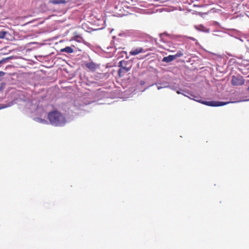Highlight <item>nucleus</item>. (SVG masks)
<instances>
[{
    "label": "nucleus",
    "instance_id": "obj_1",
    "mask_svg": "<svg viewBox=\"0 0 249 249\" xmlns=\"http://www.w3.org/2000/svg\"><path fill=\"white\" fill-rule=\"evenodd\" d=\"M48 119L50 124L54 126H63L67 122L65 116L57 110H53L49 112Z\"/></svg>",
    "mask_w": 249,
    "mask_h": 249
},
{
    "label": "nucleus",
    "instance_id": "obj_2",
    "mask_svg": "<svg viewBox=\"0 0 249 249\" xmlns=\"http://www.w3.org/2000/svg\"><path fill=\"white\" fill-rule=\"evenodd\" d=\"M193 100L209 107H221L226 105L230 103V102L219 101H203L201 96L196 94L194 95V96H193Z\"/></svg>",
    "mask_w": 249,
    "mask_h": 249
},
{
    "label": "nucleus",
    "instance_id": "obj_3",
    "mask_svg": "<svg viewBox=\"0 0 249 249\" xmlns=\"http://www.w3.org/2000/svg\"><path fill=\"white\" fill-rule=\"evenodd\" d=\"M132 62L130 60H121L118 63L119 69L118 71V73L120 77L124 76L130 70L132 66Z\"/></svg>",
    "mask_w": 249,
    "mask_h": 249
},
{
    "label": "nucleus",
    "instance_id": "obj_4",
    "mask_svg": "<svg viewBox=\"0 0 249 249\" xmlns=\"http://www.w3.org/2000/svg\"><path fill=\"white\" fill-rule=\"evenodd\" d=\"M27 111L29 113H36L37 115H42L43 113L40 111L42 110L41 107L36 103H34L33 101H28L25 107Z\"/></svg>",
    "mask_w": 249,
    "mask_h": 249
},
{
    "label": "nucleus",
    "instance_id": "obj_5",
    "mask_svg": "<svg viewBox=\"0 0 249 249\" xmlns=\"http://www.w3.org/2000/svg\"><path fill=\"white\" fill-rule=\"evenodd\" d=\"M245 80L243 77L241 75L237 76L233 75L231 77V85L234 86L243 85L244 84Z\"/></svg>",
    "mask_w": 249,
    "mask_h": 249
},
{
    "label": "nucleus",
    "instance_id": "obj_6",
    "mask_svg": "<svg viewBox=\"0 0 249 249\" xmlns=\"http://www.w3.org/2000/svg\"><path fill=\"white\" fill-rule=\"evenodd\" d=\"M86 67L91 71H95L98 68V65L92 61L85 64Z\"/></svg>",
    "mask_w": 249,
    "mask_h": 249
},
{
    "label": "nucleus",
    "instance_id": "obj_7",
    "mask_svg": "<svg viewBox=\"0 0 249 249\" xmlns=\"http://www.w3.org/2000/svg\"><path fill=\"white\" fill-rule=\"evenodd\" d=\"M195 28L196 30L198 31L202 32L204 33H209L210 29L206 28L203 25L199 24L195 25Z\"/></svg>",
    "mask_w": 249,
    "mask_h": 249
},
{
    "label": "nucleus",
    "instance_id": "obj_8",
    "mask_svg": "<svg viewBox=\"0 0 249 249\" xmlns=\"http://www.w3.org/2000/svg\"><path fill=\"white\" fill-rule=\"evenodd\" d=\"M144 52V50L142 47L133 49L129 53L130 55H136L140 53Z\"/></svg>",
    "mask_w": 249,
    "mask_h": 249
},
{
    "label": "nucleus",
    "instance_id": "obj_9",
    "mask_svg": "<svg viewBox=\"0 0 249 249\" xmlns=\"http://www.w3.org/2000/svg\"><path fill=\"white\" fill-rule=\"evenodd\" d=\"M10 36V33L4 30H1L0 31V39H6L9 40V36Z\"/></svg>",
    "mask_w": 249,
    "mask_h": 249
},
{
    "label": "nucleus",
    "instance_id": "obj_10",
    "mask_svg": "<svg viewBox=\"0 0 249 249\" xmlns=\"http://www.w3.org/2000/svg\"><path fill=\"white\" fill-rule=\"evenodd\" d=\"M160 85L161 86V87L163 88H168V87H169V83L168 82H167V81H161V80H159L157 82L154 83V84H153L152 85H151V86H153V85Z\"/></svg>",
    "mask_w": 249,
    "mask_h": 249
},
{
    "label": "nucleus",
    "instance_id": "obj_11",
    "mask_svg": "<svg viewBox=\"0 0 249 249\" xmlns=\"http://www.w3.org/2000/svg\"><path fill=\"white\" fill-rule=\"evenodd\" d=\"M229 35L231 36H233L235 38L237 39L238 38L239 36H240V32L239 31L236 30L235 29H232L230 31Z\"/></svg>",
    "mask_w": 249,
    "mask_h": 249
},
{
    "label": "nucleus",
    "instance_id": "obj_12",
    "mask_svg": "<svg viewBox=\"0 0 249 249\" xmlns=\"http://www.w3.org/2000/svg\"><path fill=\"white\" fill-rule=\"evenodd\" d=\"M175 59V57L173 55H169L167 56L164 57L162 59V61L163 62L168 63L173 61Z\"/></svg>",
    "mask_w": 249,
    "mask_h": 249
},
{
    "label": "nucleus",
    "instance_id": "obj_13",
    "mask_svg": "<svg viewBox=\"0 0 249 249\" xmlns=\"http://www.w3.org/2000/svg\"><path fill=\"white\" fill-rule=\"evenodd\" d=\"M60 52H65L67 53H71L73 52V49L71 46H66V47L61 49Z\"/></svg>",
    "mask_w": 249,
    "mask_h": 249
},
{
    "label": "nucleus",
    "instance_id": "obj_14",
    "mask_svg": "<svg viewBox=\"0 0 249 249\" xmlns=\"http://www.w3.org/2000/svg\"><path fill=\"white\" fill-rule=\"evenodd\" d=\"M67 1L65 0H51L50 3L53 4H65Z\"/></svg>",
    "mask_w": 249,
    "mask_h": 249
},
{
    "label": "nucleus",
    "instance_id": "obj_15",
    "mask_svg": "<svg viewBox=\"0 0 249 249\" xmlns=\"http://www.w3.org/2000/svg\"><path fill=\"white\" fill-rule=\"evenodd\" d=\"M187 89H177V90L176 91V92L178 94H182L183 95L186 96V93Z\"/></svg>",
    "mask_w": 249,
    "mask_h": 249
},
{
    "label": "nucleus",
    "instance_id": "obj_16",
    "mask_svg": "<svg viewBox=\"0 0 249 249\" xmlns=\"http://www.w3.org/2000/svg\"><path fill=\"white\" fill-rule=\"evenodd\" d=\"M113 43V44H114V47H107V50H109L110 48L112 49V48H114L115 51H116L118 49H122V48L121 47L118 46L117 44L115 43L114 41L112 40L111 41V43Z\"/></svg>",
    "mask_w": 249,
    "mask_h": 249
},
{
    "label": "nucleus",
    "instance_id": "obj_17",
    "mask_svg": "<svg viewBox=\"0 0 249 249\" xmlns=\"http://www.w3.org/2000/svg\"><path fill=\"white\" fill-rule=\"evenodd\" d=\"M183 53L182 51H178L175 54L173 55L175 57V59H177L178 57L183 56Z\"/></svg>",
    "mask_w": 249,
    "mask_h": 249
},
{
    "label": "nucleus",
    "instance_id": "obj_18",
    "mask_svg": "<svg viewBox=\"0 0 249 249\" xmlns=\"http://www.w3.org/2000/svg\"><path fill=\"white\" fill-rule=\"evenodd\" d=\"M187 93H186V96H185L188 97L190 99L193 100V96H194L195 94L192 93L188 89H187Z\"/></svg>",
    "mask_w": 249,
    "mask_h": 249
},
{
    "label": "nucleus",
    "instance_id": "obj_19",
    "mask_svg": "<svg viewBox=\"0 0 249 249\" xmlns=\"http://www.w3.org/2000/svg\"><path fill=\"white\" fill-rule=\"evenodd\" d=\"M35 120L39 123H41V124H47V121L45 120V119H41V118H36L35 119Z\"/></svg>",
    "mask_w": 249,
    "mask_h": 249
},
{
    "label": "nucleus",
    "instance_id": "obj_20",
    "mask_svg": "<svg viewBox=\"0 0 249 249\" xmlns=\"http://www.w3.org/2000/svg\"><path fill=\"white\" fill-rule=\"evenodd\" d=\"M168 88L176 91L178 87L174 85H169Z\"/></svg>",
    "mask_w": 249,
    "mask_h": 249
},
{
    "label": "nucleus",
    "instance_id": "obj_21",
    "mask_svg": "<svg viewBox=\"0 0 249 249\" xmlns=\"http://www.w3.org/2000/svg\"><path fill=\"white\" fill-rule=\"evenodd\" d=\"M14 58V56H11L7 57L5 58H3L2 59L4 60V62L5 63V62H7L8 60L13 59Z\"/></svg>",
    "mask_w": 249,
    "mask_h": 249
},
{
    "label": "nucleus",
    "instance_id": "obj_22",
    "mask_svg": "<svg viewBox=\"0 0 249 249\" xmlns=\"http://www.w3.org/2000/svg\"><path fill=\"white\" fill-rule=\"evenodd\" d=\"M6 85L5 83L2 82L0 84V90H2L4 88Z\"/></svg>",
    "mask_w": 249,
    "mask_h": 249
},
{
    "label": "nucleus",
    "instance_id": "obj_23",
    "mask_svg": "<svg viewBox=\"0 0 249 249\" xmlns=\"http://www.w3.org/2000/svg\"><path fill=\"white\" fill-rule=\"evenodd\" d=\"M5 74H7V73H5V72H3V71H0V78L1 76H3V75H5ZM7 75H11V74H10L8 73V74H7ZM0 80H1V79L0 78Z\"/></svg>",
    "mask_w": 249,
    "mask_h": 249
},
{
    "label": "nucleus",
    "instance_id": "obj_24",
    "mask_svg": "<svg viewBox=\"0 0 249 249\" xmlns=\"http://www.w3.org/2000/svg\"><path fill=\"white\" fill-rule=\"evenodd\" d=\"M244 37L247 39V41L249 42V35H246L244 36Z\"/></svg>",
    "mask_w": 249,
    "mask_h": 249
},
{
    "label": "nucleus",
    "instance_id": "obj_25",
    "mask_svg": "<svg viewBox=\"0 0 249 249\" xmlns=\"http://www.w3.org/2000/svg\"><path fill=\"white\" fill-rule=\"evenodd\" d=\"M157 87V89H158L160 90V89H163V88L161 87V85H156Z\"/></svg>",
    "mask_w": 249,
    "mask_h": 249
},
{
    "label": "nucleus",
    "instance_id": "obj_26",
    "mask_svg": "<svg viewBox=\"0 0 249 249\" xmlns=\"http://www.w3.org/2000/svg\"><path fill=\"white\" fill-rule=\"evenodd\" d=\"M144 84H145V81H143V80H141V81H140V85H141L142 86V85H143Z\"/></svg>",
    "mask_w": 249,
    "mask_h": 249
},
{
    "label": "nucleus",
    "instance_id": "obj_27",
    "mask_svg": "<svg viewBox=\"0 0 249 249\" xmlns=\"http://www.w3.org/2000/svg\"><path fill=\"white\" fill-rule=\"evenodd\" d=\"M5 62H4V60L3 59H1V60H0V65L1 64H3V63H4Z\"/></svg>",
    "mask_w": 249,
    "mask_h": 249
},
{
    "label": "nucleus",
    "instance_id": "obj_28",
    "mask_svg": "<svg viewBox=\"0 0 249 249\" xmlns=\"http://www.w3.org/2000/svg\"><path fill=\"white\" fill-rule=\"evenodd\" d=\"M237 39H239L241 42H244V40L242 39L241 38H240V36H239L238 38H237Z\"/></svg>",
    "mask_w": 249,
    "mask_h": 249
},
{
    "label": "nucleus",
    "instance_id": "obj_29",
    "mask_svg": "<svg viewBox=\"0 0 249 249\" xmlns=\"http://www.w3.org/2000/svg\"><path fill=\"white\" fill-rule=\"evenodd\" d=\"M123 34H124V33H120V34H119V36H123Z\"/></svg>",
    "mask_w": 249,
    "mask_h": 249
},
{
    "label": "nucleus",
    "instance_id": "obj_30",
    "mask_svg": "<svg viewBox=\"0 0 249 249\" xmlns=\"http://www.w3.org/2000/svg\"><path fill=\"white\" fill-rule=\"evenodd\" d=\"M160 39H161V40H162V37H161L162 34H160Z\"/></svg>",
    "mask_w": 249,
    "mask_h": 249
},
{
    "label": "nucleus",
    "instance_id": "obj_31",
    "mask_svg": "<svg viewBox=\"0 0 249 249\" xmlns=\"http://www.w3.org/2000/svg\"><path fill=\"white\" fill-rule=\"evenodd\" d=\"M116 37L115 36H113L112 37V39H113V40H114V39H116Z\"/></svg>",
    "mask_w": 249,
    "mask_h": 249
},
{
    "label": "nucleus",
    "instance_id": "obj_32",
    "mask_svg": "<svg viewBox=\"0 0 249 249\" xmlns=\"http://www.w3.org/2000/svg\"><path fill=\"white\" fill-rule=\"evenodd\" d=\"M247 90L249 92V87H248V88H247ZM247 101H249V99L247 100Z\"/></svg>",
    "mask_w": 249,
    "mask_h": 249
},
{
    "label": "nucleus",
    "instance_id": "obj_33",
    "mask_svg": "<svg viewBox=\"0 0 249 249\" xmlns=\"http://www.w3.org/2000/svg\"><path fill=\"white\" fill-rule=\"evenodd\" d=\"M190 39L193 40H195V39L194 37H190Z\"/></svg>",
    "mask_w": 249,
    "mask_h": 249
},
{
    "label": "nucleus",
    "instance_id": "obj_34",
    "mask_svg": "<svg viewBox=\"0 0 249 249\" xmlns=\"http://www.w3.org/2000/svg\"><path fill=\"white\" fill-rule=\"evenodd\" d=\"M12 67V66L10 65V66H8V67H7L6 68H7L8 67Z\"/></svg>",
    "mask_w": 249,
    "mask_h": 249
},
{
    "label": "nucleus",
    "instance_id": "obj_35",
    "mask_svg": "<svg viewBox=\"0 0 249 249\" xmlns=\"http://www.w3.org/2000/svg\"><path fill=\"white\" fill-rule=\"evenodd\" d=\"M4 107H0V109L3 108H4Z\"/></svg>",
    "mask_w": 249,
    "mask_h": 249
},
{
    "label": "nucleus",
    "instance_id": "obj_36",
    "mask_svg": "<svg viewBox=\"0 0 249 249\" xmlns=\"http://www.w3.org/2000/svg\"><path fill=\"white\" fill-rule=\"evenodd\" d=\"M147 88H145L144 90H142V91H144Z\"/></svg>",
    "mask_w": 249,
    "mask_h": 249
}]
</instances>
